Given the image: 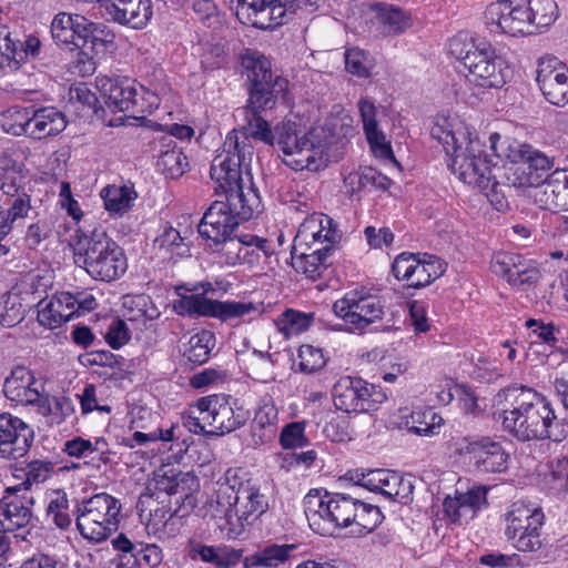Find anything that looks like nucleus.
Listing matches in <instances>:
<instances>
[{
    "label": "nucleus",
    "mask_w": 568,
    "mask_h": 568,
    "mask_svg": "<svg viewBox=\"0 0 568 568\" xmlns=\"http://www.w3.org/2000/svg\"><path fill=\"white\" fill-rule=\"evenodd\" d=\"M430 135L443 145L453 174L465 184L483 192L497 211L507 207L499 181L504 170L497 146L500 141L499 133L489 135L491 154L483 149L476 130L458 115H438L430 129Z\"/></svg>",
    "instance_id": "1"
},
{
    "label": "nucleus",
    "mask_w": 568,
    "mask_h": 568,
    "mask_svg": "<svg viewBox=\"0 0 568 568\" xmlns=\"http://www.w3.org/2000/svg\"><path fill=\"white\" fill-rule=\"evenodd\" d=\"M264 110L251 108L248 100L244 110L246 124L227 133L223 150L217 155H225L236 164L250 165L254 153L253 138L276 145L285 155L284 163L294 171L316 172L326 166V143L316 129L306 130L297 122L284 120L272 130L260 115Z\"/></svg>",
    "instance_id": "2"
},
{
    "label": "nucleus",
    "mask_w": 568,
    "mask_h": 568,
    "mask_svg": "<svg viewBox=\"0 0 568 568\" xmlns=\"http://www.w3.org/2000/svg\"><path fill=\"white\" fill-rule=\"evenodd\" d=\"M493 403L504 429L517 439L561 440L550 402L532 388L506 387L495 395Z\"/></svg>",
    "instance_id": "3"
},
{
    "label": "nucleus",
    "mask_w": 568,
    "mask_h": 568,
    "mask_svg": "<svg viewBox=\"0 0 568 568\" xmlns=\"http://www.w3.org/2000/svg\"><path fill=\"white\" fill-rule=\"evenodd\" d=\"M311 529L331 536L336 529L349 528L353 536L372 532L383 520L377 506L366 504L347 494L310 490L303 500Z\"/></svg>",
    "instance_id": "4"
},
{
    "label": "nucleus",
    "mask_w": 568,
    "mask_h": 568,
    "mask_svg": "<svg viewBox=\"0 0 568 568\" xmlns=\"http://www.w3.org/2000/svg\"><path fill=\"white\" fill-rule=\"evenodd\" d=\"M74 263L94 281L110 283L121 278L129 263L124 250L103 230L78 237L73 246Z\"/></svg>",
    "instance_id": "5"
},
{
    "label": "nucleus",
    "mask_w": 568,
    "mask_h": 568,
    "mask_svg": "<svg viewBox=\"0 0 568 568\" xmlns=\"http://www.w3.org/2000/svg\"><path fill=\"white\" fill-rule=\"evenodd\" d=\"M247 164H236L225 155H216L212 162L210 175L223 191L225 200L222 203L241 223L257 216L262 210L260 193L254 187L252 176L243 174Z\"/></svg>",
    "instance_id": "6"
},
{
    "label": "nucleus",
    "mask_w": 568,
    "mask_h": 568,
    "mask_svg": "<svg viewBox=\"0 0 568 568\" xmlns=\"http://www.w3.org/2000/svg\"><path fill=\"white\" fill-rule=\"evenodd\" d=\"M214 293L215 286L209 281L178 286L179 298L172 302V308L180 316L210 317L224 323L242 318L256 311L252 302L219 301L207 296Z\"/></svg>",
    "instance_id": "7"
},
{
    "label": "nucleus",
    "mask_w": 568,
    "mask_h": 568,
    "mask_svg": "<svg viewBox=\"0 0 568 568\" xmlns=\"http://www.w3.org/2000/svg\"><path fill=\"white\" fill-rule=\"evenodd\" d=\"M122 505L106 493L84 498L77 506L75 524L82 538L101 544L119 529Z\"/></svg>",
    "instance_id": "8"
},
{
    "label": "nucleus",
    "mask_w": 568,
    "mask_h": 568,
    "mask_svg": "<svg viewBox=\"0 0 568 568\" xmlns=\"http://www.w3.org/2000/svg\"><path fill=\"white\" fill-rule=\"evenodd\" d=\"M222 479L234 488L237 518L234 519L233 537H239L270 509L271 497L260 480L243 468H229Z\"/></svg>",
    "instance_id": "9"
},
{
    "label": "nucleus",
    "mask_w": 568,
    "mask_h": 568,
    "mask_svg": "<svg viewBox=\"0 0 568 568\" xmlns=\"http://www.w3.org/2000/svg\"><path fill=\"white\" fill-rule=\"evenodd\" d=\"M242 64L250 82V106L272 109L280 94L287 89V81L282 77H272L270 60L258 52H248L243 57Z\"/></svg>",
    "instance_id": "10"
},
{
    "label": "nucleus",
    "mask_w": 568,
    "mask_h": 568,
    "mask_svg": "<svg viewBox=\"0 0 568 568\" xmlns=\"http://www.w3.org/2000/svg\"><path fill=\"white\" fill-rule=\"evenodd\" d=\"M453 455L456 460L474 470L503 473L508 467V454L499 442L490 437H460L453 444Z\"/></svg>",
    "instance_id": "11"
},
{
    "label": "nucleus",
    "mask_w": 568,
    "mask_h": 568,
    "mask_svg": "<svg viewBox=\"0 0 568 568\" xmlns=\"http://www.w3.org/2000/svg\"><path fill=\"white\" fill-rule=\"evenodd\" d=\"M505 536L519 551L532 552L542 547L544 513L534 505L514 503L506 513Z\"/></svg>",
    "instance_id": "12"
},
{
    "label": "nucleus",
    "mask_w": 568,
    "mask_h": 568,
    "mask_svg": "<svg viewBox=\"0 0 568 568\" xmlns=\"http://www.w3.org/2000/svg\"><path fill=\"white\" fill-rule=\"evenodd\" d=\"M332 395L336 409L345 413L374 412L387 400L381 386L352 376L341 377L333 386Z\"/></svg>",
    "instance_id": "13"
},
{
    "label": "nucleus",
    "mask_w": 568,
    "mask_h": 568,
    "mask_svg": "<svg viewBox=\"0 0 568 568\" xmlns=\"http://www.w3.org/2000/svg\"><path fill=\"white\" fill-rule=\"evenodd\" d=\"M97 88L100 91L105 104L113 111L121 112H144L143 104L139 103L140 94L148 100L149 106H159L160 100L134 79L129 77H97Z\"/></svg>",
    "instance_id": "14"
},
{
    "label": "nucleus",
    "mask_w": 568,
    "mask_h": 568,
    "mask_svg": "<svg viewBox=\"0 0 568 568\" xmlns=\"http://www.w3.org/2000/svg\"><path fill=\"white\" fill-rule=\"evenodd\" d=\"M467 80L480 88H501L511 75L506 60L485 40H479L475 51L466 59Z\"/></svg>",
    "instance_id": "15"
},
{
    "label": "nucleus",
    "mask_w": 568,
    "mask_h": 568,
    "mask_svg": "<svg viewBox=\"0 0 568 568\" xmlns=\"http://www.w3.org/2000/svg\"><path fill=\"white\" fill-rule=\"evenodd\" d=\"M333 311L354 329L367 327L384 314L379 297L361 291L346 293L333 304Z\"/></svg>",
    "instance_id": "16"
},
{
    "label": "nucleus",
    "mask_w": 568,
    "mask_h": 568,
    "mask_svg": "<svg viewBox=\"0 0 568 568\" xmlns=\"http://www.w3.org/2000/svg\"><path fill=\"white\" fill-rule=\"evenodd\" d=\"M267 240L247 235L236 237L233 234L224 240L209 243V247L217 254L219 262L227 266L247 264L254 266L261 261V252L267 254Z\"/></svg>",
    "instance_id": "17"
},
{
    "label": "nucleus",
    "mask_w": 568,
    "mask_h": 568,
    "mask_svg": "<svg viewBox=\"0 0 568 568\" xmlns=\"http://www.w3.org/2000/svg\"><path fill=\"white\" fill-rule=\"evenodd\" d=\"M485 16L491 31L511 37L532 34V24L529 22L524 0L491 2Z\"/></svg>",
    "instance_id": "18"
},
{
    "label": "nucleus",
    "mask_w": 568,
    "mask_h": 568,
    "mask_svg": "<svg viewBox=\"0 0 568 568\" xmlns=\"http://www.w3.org/2000/svg\"><path fill=\"white\" fill-rule=\"evenodd\" d=\"M342 233L332 217L323 213H314L300 225L294 239V248L314 247L335 250L341 241Z\"/></svg>",
    "instance_id": "19"
},
{
    "label": "nucleus",
    "mask_w": 568,
    "mask_h": 568,
    "mask_svg": "<svg viewBox=\"0 0 568 568\" xmlns=\"http://www.w3.org/2000/svg\"><path fill=\"white\" fill-rule=\"evenodd\" d=\"M536 82L544 98L552 105L568 104V67L552 55L537 62Z\"/></svg>",
    "instance_id": "20"
},
{
    "label": "nucleus",
    "mask_w": 568,
    "mask_h": 568,
    "mask_svg": "<svg viewBox=\"0 0 568 568\" xmlns=\"http://www.w3.org/2000/svg\"><path fill=\"white\" fill-rule=\"evenodd\" d=\"M34 440L33 428L10 413L0 414V456L18 459L30 450Z\"/></svg>",
    "instance_id": "21"
},
{
    "label": "nucleus",
    "mask_w": 568,
    "mask_h": 568,
    "mask_svg": "<svg viewBox=\"0 0 568 568\" xmlns=\"http://www.w3.org/2000/svg\"><path fill=\"white\" fill-rule=\"evenodd\" d=\"M111 542L114 550L118 551L115 559L120 568H155L163 559L162 549L158 545L143 541L133 542L122 532Z\"/></svg>",
    "instance_id": "22"
},
{
    "label": "nucleus",
    "mask_w": 568,
    "mask_h": 568,
    "mask_svg": "<svg viewBox=\"0 0 568 568\" xmlns=\"http://www.w3.org/2000/svg\"><path fill=\"white\" fill-rule=\"evenodd\" d=\"M494 274L513 286L530 285L539 278L538 268L520 254L508 251L494 253L490 262Z\"/></svg>",
    "instance_id": "23"
},
{
    "label": "nucleus",
    "mask_w": 568,
    "mask_h": 568,
    "mask_svg": "<svg viewBox=\"0 0 568 568\" xmlns=\"http://www.w3.org/2000/svg\"><path fill=\"white\" fill-rule=\"evenodd\" d=\"M200 405L206 408L210 415V434L231 433L244 425L247 419V412L242 407H234L225 397H202Z\"/></svg>",
    "instance_id": "24"
},
{
    "label": "nucleus",
    "mask_w": 568,
    "mask_h": 568,
    "mask_svg": "<svg viewBox=\"0 0 568 568\" xmlns=\"http://www.w3.org/2000/svg\"><path fill=\"white\" fill-rule=\"evenodd\" d=\"M285 14L278 0H237L236 17L244 24L267 30L282 24Z\"/></svg>",
    "instance_id": "25"
},
{
    "label": "nucleus",
    "mask_w": 568,
    "mask_h": 568,
    "mask_svg": "<svg viewBox=\"0 0 568 568\" xmlns=\"http://www.w3.org/2000/svg\"><path fill=\"white\" fill-rule=\"evenodd\" d=\"M239 225L240 222L222 203V200H217L205 211L197 225V231L209 243H214L232 235Z\"/></svg>",
    "instance_id": "26"
},
{
    "label": "nucleus",
    "mask_w": 568,
    "mask_h": 568,
    "mask_svg": "<svg viewBox=\"0 0 568 568\" xmlns=\"http://www.w3.org/2000/svg\"><path fill=\"white\" fill-rule=\"evenodd\" d=\"M234 488L223 479L219 484V488L207 498L204 504L205 516L217 520L216 525L225 531L229 537H233V528H235Z\"/></svg>",
    "instance_id": "27"
},
{
    "label": "nucleus",
    "mask_w": 568,
    "mask_h": 568,
    "mask_svg": "<svg viewBox=\"0 0 568 568\" xmlns=\"http://www.w3.org/2000/svg\"><path fill=\"white\" fill-rule=\"evenodd\" d=\"M567 171L557 169L535 189L534 200L542 210H568Z\"/></svg>",
    "instance_id": "28"
},
{
    "label": "nucleus",
    "mask_w": 568,
    "mask_h": 568,
    "mask_svg": "<svg viewBox=\"0 0 568 568\" xmlns=\"http://www.w3.org/2000/svg\"><path fill=\"white\" fill-rule=\"evenodd\" d=\"M4 396L18 405H36L41 399L39 383L24 366H16L3 384Z\"/></svg>",
    "instance_id": "29"
},
{
    "label": "nucleus",
    "mask_w": 568,
    "mask_h": 568,
    "mask_svg": "<svg viewBox=\"0 0 568 568\" xmlns=\"http://www.w3.org/2000/svg\"><path fill=\"white\" fill-rule=\"evenodd\" d=\"M487 489L484 487H473L466 493H458L454 497H446L444 500V511L453 521H468L473 519L477 511L486 505Z\"/></svg>",
    "instance_id": "30"
},
{
    "label": "nucleus",
    "mask_w": 568,
    "mask_h": 568,
    "mask_svg": "<svg viewBox=\"0 0 568 568\" xmlns=\"http://www.w3.org/2000/svg\"><path fill=\"white\" fill-rule=\"evenodd\" d=\"M73 301V294L70 292H60L49 301H41L38 304V322L49 329L62 326L75 316Z\"/></svg>",
    "instance_id": "31"
},
{
    "label": "nucleus",
    "mask_w": 568,
    "mask_h": 568,
    "mask_svg": "<svg viewBox=\"0 0 568 568\" xmlns=\"http://www.w3.org/2000/svg\"><path fill=\"white\" fill-rule=\"evenodd\" d=\"M277 408L272 397L262 398L251 424V434L254 445L272 442L277 433Z\"/></svg>",
    "instance_id": "32"
},
{
    "label": "nucleus",
    "mask_w": 568,
    "mask_h": 568,
    "mask_svg": "<svg viewBox=\"0 0 568 568\" xmlns=\"http://www.w3.org/2000/svg\"><path fill=\"white\" fill-rule=\"evenodd\" d=\"M65 115L53 106L33 108L29 138L42 140L60 134L67 128Z\"/></svg>",
    "instance_id": "33"
},
{
    "label": "nucleus",
    "mask_w": 568,
    "mask_h": 568,
    "mask_svg": "<svg viewBox=\"0 0 568 568\" xmlns=\"http://www.w3.org/2000/svg\"><path fill=\"white\" fill-rule=\"evenodd\" d=\"M156 170L169 179H178L189 169V161L182 149L171 136L159 141Z\"/></svg>",
    "instance_id": "34"
},
{
    "label": "nucleus",
    "mask_w": 568,
    "mask_h": 568,
    "mask_svg": "<svg viewBox=\"0 0 568 568\" xmlns=\"http://www.w3.org/2000/svg\"><path fill=\"white\" fill-rule=\"evenodd\" d=\"M242 555L243 551L241 549H234L224 545L211 546L195 544L189 550L191 559L199 558L201 561L210 564L215 568L234 567L241 561Z\"/></svg>",
    "instance_id": "35"
},
{
    "label": "nucleus",
    "mask_w": 568,
    "mask_h": 568,
    "mask_svg": "<svg viewBox=\"0 0 568 568\" xmlns=\"http://www.w3.org/2000/svg\"><path fill=\"white\" fill-rule=\"evenodd\" d=\"M333 251L327 248L314 247L307 250L306 247L296 251L293 247L292 261L293 267L296 272H301L311 280H316L322 276L323 272L331 264L329 257Z\"/></svg>",
    "instance_id": "36"
},
{
    "label": "nucleus",
    "mask_w": 568,
    "mask_h": 568,
    "mask_svg": "<svg viewBox=\"0 0 568 568\" xmlns=\"http://www.w3.org/2000/svg\"><path fill=\"white\" fill-rule=\"evenodd\" d=\"M297 549L295 544H270L244 557L245 568H277L290 560Z\"/></svg>",
    "instance_id": "37"
},
{
    "label": "nucleus",
    "mask_w": 568,
    "mask_h": 568,
    "mask_svg": "<svg viewBox=\"0 0 568 568\" xmlns=\"http://www.w3.org/2000/svg\"><path fill=\"white\" fill-rule=\"evenodd\" d=\"M100 196L110 215H123L132 206L136 192L130 185L111 184L101 190Z\"/></svg>",
    "instance_id": "38"
},
{
    "label": "nucleus",
    "mask_w": 568,
    "mask_h": 568,
    "mask_svg": "<svg viewBox=\"0 0 568 568\" xmlns=\"http://www.w3.org/2000/svg\"><path fill=\"white\" fill-rule=\"evenodd\" d=\"M37 412L47 418L50 425H60L68 417L74 414V404L70 397L67 396H42L36 403Z\"/></svg>",
    "instance_id": "39"
},
{
    "label": "nucleus",
    "mask_w": 568,
    "mask_h": 568,
    "mask_svg": "<svg viewBox=\"0 0 568 568\" xmlns=\"http://www.w3.org/2000/svg\"><path fill=\"white\" fill-rule=\"evenodd\" d=\"M525 7L532 24V34L540 33L549 28L558 18V8L555 0H528Z\"/></svg>",
    "instance_id": "40"
},
{
    "label": "nucleus",
    "mask_w": 568,
    "mask_h": 568,
    "mask_svg": "<svg viewBox=\"0 0 568 568\" xmlns=\"http://www.w3.org/2000/svg\"><path fill=\"white\" fill-rule=\"evenodd\" d=\"M32 498H18L14 497L4 504L2 510V525L7 530H16L26 527L31 518Z\"/></svg>",
    "instance_id": "41"
},
{
    "label": "nucleus",
    "mask_w": 568,
    "mask_h": 568,
    "mask_svg": "<svg viewBox=\"0 0 568 568\" xmlns=\"http://www.w3.org/2000/svg\"><path fill=\"white\" fill-rule=\"evenodd\" d=\"M45 500L47 519L59 529H68L72 524L68 494L62 489H54L47 494Z\"/></svg>",
    "instance_id": "42"
},
{
    "label": "nucleus",
    "mask_w": 568,
    "mask_h": 568,
    "mask_svg": "<svg viewBox=\"0 0 568 568\" xmlns=\"http://www.w3.org/2000/svg\"><path fill=\"white\" fill-rule=\"evenodd\" d=\"M189 477V474L178 473L173 468L160 469L148 488L155 493H165L166 496L180 495L182 498L187 496L185 484Z\"/></svg>",
    "instance_id": "43"
},
{
    "label": "nucleus",
    "mask_w": 568,
    "mask_h": 568,
    "mask_svg": "<svg viewBox=\"0 0 568 568\" xmlns=\"http://www.w3.org/2000/svg\"><path fill=\"white\" fill-rule=\"evenodd\" d=\"M32 106L14 105L0 113V126L13 136H29Z\"/></svg>",
    "instance_id": "44"
},
{
    "label": "nucleus",
    "mask_w": 568,
    "mask_h": 568,
    "mask_svg": "<svg viewBox=\"0 0 568 568\" xmlns=\"http://www.w3.org/2000/svg\"><path fill=\"white\" fill-rule=\"evenodd\" d=\"M445 270L446 264L439 257L426 253L419 254L410 287L419 288L429 285L442 276Z\"/></svg>",
    "instance_id": "45"
},
{
    "label": "nucleus",
    "mask_w": 568,
    "mask_h": 568,
    "mask_svg": "<svg viewBox=\"0 0 568 568\" xmlns=\"http://www.w3.org/2000/svg\"><path fill=\"white\" fill-rule=\"evenodd\" d=\"M53 464L49 460H32L28 463L24 467L17 469L21 474H16L17 478H23L22 483L16 486L13 489L20 490H29L33 486H38L40 484L45 483L53 473Z\"/></svg>",
    "instance_id": "46"
},
{
    "label": "nucleus",
    "mask_w": 568,
    "mask_h": 568,
    "mask_svg": "<svg viewBox=\"0 0 568 568\" xmlns=\"http://www.w3.org/2000/svg\"><path fill=\"white\" fill-rule=\"evenodd\" d=\"M8 199V209L0 210V222L11 233L16 226L22 224L31 211V197L28 193L22 192Z\"/></svg>",
    "instance_id": "47"
},
{
    "label": "nucleus",
    "mask_w": 568,
    "mask_h": 568,
    "mask_svg": "<svg viewBox=\"0 0 568 568\" xmlns=\"http://www.w3.org/2000/svg\"><path fill=\"white\" fill-rule=\"evenodd\" d=\"M124 305H130L125 321L132 325H145L148 322L159 318L161 314L151 297L143 294L130 297L124 302Z\"/></svg>",
    "instance_id": "48"
},
{
    "label": "nucleus",
    "mask_w": 568,
    "mask_h": 568,
    "mask_svg": "<svg viewBox=\"0 0 568 568\" xmlns=\"http://www.w3.org/2000/svg\"><path fill=\"white\" fill-rule=\"evenodd\" d=\"M154 247L164 258L170 260L186 256L190 252V248L187 244L184 243L180 232L172 226L165 227L154 240Z\"/></svg>",
    "instance_id": "49"
},
{
    "label": "nucleus",
    "mask_w": 568,
    "mask_h": 568,
    "mask_svg": "<svg viewBox=\"0 0 568 568\" xmlns=\"http://www.w3.org/2000/svg\"><path fill=\"white\" fill-rule=\"evenodd\" d=\"M314 313L288 308L276 318L275 325L288 337L307 331L314 324Z\"/></svg>",
    "instance_id": "50"
},
{
    "label": "nucleus",
    "mask_w": 568,
    "mask_h": 568,
    "mask_svg": "<svg viewBox=\"0 0 568 568\" xmlns=\"http://www.w3.org/2000/svg\"><path fill=\"white\" fill-rule=\"evenodd\" d=\"M414 485L410 478H405L395 471L388 470L381 494L389 500L408 504L413 499Z\"/></svg>",
    "instance_id": "51"
},
{
    "label": "nucleus",
    "mask_w": 568,
    "mask_h": 568,
    "mask_svg": "<svg viewBox=\"0 0 568 568\" xmlns=\"http://www.w3.org/2000/svg\"><path fill=\"white\" fill-rule=\"evenodd\" d=\"M23 176L16 163L8 158L0 160V192L8 197L24 192L21 190Z\"/></svg>",
    "instance_id": "52"
},
{
    "label": "nucleus",
    "mask_w": 568,
    "mask_h": 568,
    "mask_svg": "<svg viewBox=\"0 0 568 568\" xmlns=\"http://www.w3.org/2000/svg\"><path fill=\"white\" fill-rule=\"evenodd\" d=\"M516 159L521 160V169H534L545 176V173L551 169L552 162L540 151L529 144H521L516 154Z\"/></svg>",
    "instance_id": "53"
},
{
    "label": "nucleus",
    "mask_w": 568,
    "mask_h": 568,
    "mask_svg": "<svg viewBox=\"0 0 568 568\" xmlns=\"http://www.w3.org/2000/svg\"><path fill=\"white\" fill-rule=\"evenodd\" d=\"M378 18L385 32L389 34L402 33L409 27V18L398 8H383L378 12Z\"/></svg>",
    "instance_id": "54"
},
{
    "label": "nucleus",
    "mask_w": 568,
    "mask_h": 568,
    "mask_svg": "<svg viewBox=\"0 0 568 568\" xmlns=\"http://www.w3.org/2000/svg\"><path fill=\"white\" fill-rule=\"evenodd\" d=\"M345 67L353 75L367 78L371 74L372 62L363 50L351 48L345 52Z\"/></svg>",
    "instance_id": "55"
},
{
    "label": "nucleus",
    "mask_w": 568,
    "mask_h": 568,
    "mask_svg": "<svg viewBox=\"0 0 568 568\" xmlns=\"http://www.w3.org/2000/svg\"><path fill=\"white\" fill-rule=\"evenodd\" d=\"M419 254L403 252L397 255L392 264V272L399 281H405L410 286Z\"/></svg>",
    "instance_id": "56"
},
{
    "label": "nucleus",
    "mask_w": 568,
    "mask_h": 568,
    "mask_svg": "<svg viewBox=\"0 0 568 568\" xmlns=\"http://www.w3.org/2000/svg\"><path fill=\"white\" fill-rule=\"evenodd\" d=\"M106 344L113 349H120L131 339V329L126 321L121 318L113 320L104 334Z\"/></svg>",
    "instance_id": "57"
},
{
    "label": "nucleus",
    "mask_w": 568,
    "mask_h": 568,
    "mask_svg": "<svg viewBox=\"0 0 568 568\" xmlns=\"http://www.w3.org/2000/svg\"><path fill=\"white\" fill-rule=\"evenodd\" d=\"M386 476H388L387 469H369L367 471L356 470L351 476V479L361 487L381 494Z\"/></svg>",
    "instance_id": "58"
},
{
    "label": "nucleus",
    "mask_w": 568,
    "mask_h": 568,
    "mask_svg": "<svg viewBox=\"0 0 568 568\" xmlns=\"http://www.w3.org/2000/svg\"><path fill=\"white\" fill-rule=\"evenodd\" d=\"M209 416L206 408L200 405L199 399L196 404L190 408L189 413L183 416V424L193 434L209 433V430H206V427H210Z\"/></svg>",
    "instance_id": "59"
},
{
    "label": "nucleus",
    "mask_w": 568,
    "mask_h": 568,
    "mask_svg": "<svg viewBox=\"0 0 568 568\" xmlns=\"http://www.w3.org/2000/svg\"><path fill=\"white\" fill-rule=\"evenodd\" d=\"M369 174L366 172V166L356 171L349 172L344 176V189L348 196L353 197L363 192L369 191Z\"/></svg>",
    "instance_id": "60"
},
{
    "label": "nucleus",
    "mask_w": 568,
    "mask_h": 568,
    "mask_svg": "<svg viewBox=\"0 0 568 568\" xmlns=\"http://www.w3.org/2000/svg\"><path fill=\"white\" fill-rule=\"evenodd\" d=\"M72 14L61 12L58 13L51 22L52 38L57 43H72Z\"/></svg>",
    "instance_id": "61"
},
{
    "label": "nucleus",
    "mask_w": 568,
    "mask_h": 568,
    "mask_svg": "<svg viewBox=\"0 0 568 568\" xmlns=\"http://www.w3.org/2000/svg\"><path fill=\"white\" fill-rule=\"evenodd\" d=\"M215 344V334L212 331L202 329L191 336L186 352L193 353V355H211Z\"/></svg>",
    "instance_id": "62"
},
{
    "label": "nucleus",
    "mask_w": 568,
    "mask_h": 568,
    "mask_svg": "<svg viewBox=\"0 0 568 568\" xmlns=\"http://www.w3.org/2000/svg\"><path fill=\"white\" fill-rule=\"evenodd\" d=\"M304 432L305 427L302 423L294 422L286 425L280 435L283 448L303 447L307 443Z\"/></svg>",
    "instance_id": "63"
},
{
    "label": "nucleus",
    "mask_w": 568,
    "mask_h": 568,
    "mask_svg": "<svg viewBox=\"0 0 568 568\" xmlns=\"http://www.w3.org/2000/svg\"><path fill=\"white\" fill-rule=\"evenodd\" d=\"M548 483L551 489L568 495V457L558 459L551 465Z\"/></svg>",
    "instance_id": "64"
}]
</instances>
